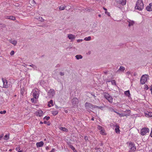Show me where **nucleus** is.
Returning a JSON list of instances; mask_svg holds the SVG:
<instances>
[{
	"mask_svg": "<svg viewBox=\"0 0 152 152\" xmlns=\"http://www.w3.org/2000/svg\"><path fill=\"white\" fill-rule=\"evenodd\" d=\"M102 107H98H98H97L96 108H98L99 109H101Z\"/></svg>",
	"mask_w": 152,
	"mask_h": 152,
	"instance_id": "6e6d98bb",
	"label": "nucleus"
},
{
	"mask_svg": "<svg viewBox=\"0 0 152 152\" xmlns=\"http://www.w3.org/2000/svg\"><path fill=\"white\" fill-rule=\"evenodd\" d=\"M44 145V143L42 141L37 142L36 143L37 146V148L42 147Z\"/></svg>",
	"mask_w": 152,
	"mask_h": 152,
	"instance_id": "2eb2a0df",
	"label": "nucleus"
},
{
	"mask_svg": "<svg viewBox=\"0 0 152 152\" xmlns=\"http://www.w3.org/2000/svg\"><path fill=\"white\" fill-rule=\"evenodd\" d=\"M46 150H48L49 149V148L48 147V146H47L46 147Z\"/></svg>",
	"mask_w": 152,
	"mask_h": 152,
	"instance_id": "09e8293b",
	"label": "nucleus"
},
{
	"mask_svg": "<svg viewBox=\"0 0 152 152\" xmlns=\"http://www.w3.org/2000/svg\"><path fill=\"white\" fill-rule=\"evenodd\" d=\"M29 66L32 67L34 69L37 70V67L34 65L32 64L31 65H29Z\"/></svg>",
	"mask_w": 152,
	"mask_h": 152,
	"instance_id": "7c9ffc66",
	"label": "nucleus"
},
{
	"mask_svg": "<svg viewBox=\"0 0 152 152\" xmlns=\"http://www.w3.org/2000/svg\"><path fill=\"white\" fill-rule=\"evenodd\" d=\"M29 66V65H27V64H26L25 65H23V66H24L25 67H27V66Z\"/></svg>",
	"mask_w": 152,
	"mask_h": 152,
	"instance_id": "5fc2aeb1",
	"label": "nucleus"
},
{
	"mask_svg": "<svg viewBox=\"0 0 152 152\" xmlns=\"http://www.w3.org/2000/svg\"><path fill=\"white\" fill-rule=\"evenodd\" d=\"M148 79L149 77L148 75H143L141 78V83L142 84H145Z\"/></svg>",
	"mask_w": 152,
	"mask_h": 152,
	"instance_id": "7ed1b4c3",
	"label": "nucleus"
},
{
	"mask_svg": "<svg viewBox=\"0 0 152 152\" xmlns=\"http://www.w3.org/2000/svg\"><path fill=\"white\" fill-rule=\"evenodd\" d=\"M66 7V6H65L64 5H62L60 6L59 9L60 10H62L65 9Z\"/></svg>",
	"mask_w": 152,
	"mask_h": 152,
	"instance_id": "4be33fe9",
	"label": "nucleus"
},
{
	"mask_svg": "<svg viewBox=\"0 0 152 152\" xmlns=\"http://www.w3.org/2000/svg\"><path fill=\"white\" fill-rule=\"evenodd\" d=\"M70 147L73 151H74V150H75V148L72 145H70Z\"/></svg>",
	"mask_w": 152,
	"mask_h": 152,
	"instance_id": "ea45409f",
	"label": "nucleus"
},
{
	"mask_svg": "<svg viewBox=\"0 0 152 152\" xmlns=\"http://www.w3.org/2000/svg\"><path fill=\"white\" fill-rule=\"evenodd\" d=\"M5 18L6 19H9L12 20H15V17L12 16H5Z\"/></svg>",
	"mask_w": 152,
	"mask_h": 152,
	"instance_id": "dca6fc26",
	"label": "nucleus"
},
{
	"mask_svg": "<svg viewBox=\"0 0 152 152\" xmlns=\"http://www.w3.org/2000/svg\"><path fill=\"white\" fill-rule=\"evenodd\" d=\"M59 129L64 132H67L68 131V129L65 127H61L59 128Z\"/></svg>",
	"mask_w": 152,
	"mask_h": 152,
	"instance_id": "b1692460",
	"label": "nucleus"
},
{
	"mask_svg": "<svg viewBox=\"0 0 152 152\" xmlns=\"http://www.w3.org/2000/svg\"><path fill=\"white\" fill-rule=\"evenodd\" d=\"M55 151V149L54 148H53L51 151L49 152H54Z\"/></svg>",
	"mask_w": 152,
	"mask_h": 152,
	"instance_id": "49530a36",
	"label": "nucleus"
},
{
	"mask_svg": "<svg viewBox=\"0 0 152 152\" xmlns=\"http://www.w3.org/2000/svg\"><path fill=\"white\" fill-rule=\"evenodd\" d=\"M150 135H151V136L152 137V131H151V132L150 134Z\"/></svg>",
	"mask_w": 152,
	"mask_h": 152,
	"instance_id": "052dcab7",
	"label": "nucleus"
},
{
	"mask_svg": "<svg viewBox=\"0 0 152 152\" xmlns=\"http://www.w3.org/2000/svg\"><path fill=\"white\" fill-rule=\"evenodd\" d=\"M117 114H118L119 115V114H120V113H118V112H116V113Z\"/></svg>",
	"mask_w": 152,
	"mask_h": 152,
	"instance_id": "e2e57ef3",
	"label": "nucleus"
},
{
	"mask_svg": "<svg viewBox=\"0 0 152 152\" xmlns=\"http://www.w3.org/2000/svg\"><path fill=\"white\" fill-rule=\"evenodd\" d=\"M23 150H21L20 151H18V152H23Z\"/></svg>",
	"mask_w": 152,
	"mask_h": 152,
	"instance_id": "864d4df0",
	"label": "nucleus"
},
{
	"mask_svg": "<svg viewBox=\"0 0 152 152\" xmlns=\"http://www.w3.org/2000/svg\"><path fill=\"white\" fill-rule=\"evenodd\" d=\"M51 112L53 115L55 116L58 114V111L57 110H52Z\"/></svg>",
	"mask_w": 152,
	"mask_h": 152,
	"instance_id": "393cba45",
	"label": "nucleus"
},
{
	"mask_svg": "<svg viewBox=\"0 0 152 152\" xmlns=\"http://www.w3.org/2000/svg\"><path fill=\"white\" fill-rule=\"evenodd\" d=\"M60 75L61 76H63V75H64V72H61L60 73Z\"/></svg>",
	"mask_w": 152,
	"mask_h": 152,
	"instance_id": "a18cd8bd",
	"label": "nucleus"
},
{
	"mask_svg": "<svg viewBox=\"0 0 152 152\" xmlns=\"http://www.w3.org/2000/svg\"><path fill=\"white\" fill-rule=\"evenodd\" d=\"M104 96L105 98L110 103H112L113 102V98L108 93L105 92L104 94Z\"/></svg>",
	"mask_w": 152,
	"mask_h": 152,
	"instance_id": "423d86ee",
	"label": "nucleus"
},
{
	"mask_svg": "<svg viewBox=\"0 0 152 152\" xmlns=\"http://www.w3.org/2000/svg\"><path fill=\"white\" fill-rule=\"evenodd\" d=\"M50 118V117L49 116H45L44 118V119H45L47 120H48Z\"/></svg>",
	"mask_w": 152,
	"mask_h": 152,
	"instance_id": "c9c22d12",
	"label": "nucleus"
},
{
	"mask_svg": "<svg viewBox=\"0 0 152 152\" xmlns=\"http://www.w3.org/2000/svg\"><path fill=\"white\" fill-rule=\"evenodd\" d=\"M118 1H119L122 5H124L126 3V0H118Z\"/></svg>",
	"mask_w": 152,
	"mask_h": 152,
	"instance_id": "aec40b11",
	"label": "nucleus"
},
{
	"mask_svg": "<svg viewBox=\"0 0 152 152\" xmlns=\"http://www.w3.org/2000/svg\"><path fill=\"white\" fill-rule=\"evenodd\" d=\"M149 131V129L146 127L143 128L141 131V134L144 136L147 133H148Z\"/></svg>",
	"mask_w": 152,
	"mask_h": 152,
	"instance_id": "0eeeda50",
	"label": "nucleus"
},
{
	"mask_svg": "<svg viewBox=\"0 0 152 152\" xmlns=\"http://www.w3.org/2000/svg\"><path fill=\"white\" fill-rule=\"evenodd\" d=\"M124 94L125 95H126V96H129L130 95V93L129 92V91H125L124 92Z\"/></svg>",
	"mask_w": 152,
	"mask_h": 152,
	"instance_id": "c85d7f7f",
	"label": "nucleus"
},
{
	"mask_svg": "<svg viewBox=\"0 0 152 152\" xmlns=\"http://www.w3.org/2000/svg\"><path fill=\"white\" fill-rule=\"evenodd\" d=\"M55 91L53 89H50L48 93V96L50 98L53 97L55 95Z\"/></svg>",
	"mask_w": 152,
	"mask_h": 152,
	"instance_id": "1a4fd4ad",
	"label": "nucleus"
},
{
	"mask_svg": "<svg viewBox=\"0 0 152 152\" xmlns=\"http://www.w3.org/2000/svg\"><path fill=\"white\" fill-rule=\"evenodd\" d=\"M69 7H70V8H68L67 9H66V10H70V8H71V6H69Z\"/></svg>",
	"mask_w": 152,
	"mask_h": 152,
	"instance_id": "3c124183",
	"label": "nucleus"
},
{
	"mask_svg": "<svg viewBox=\"0 0 152 152\" xmlns=\"http://www.w3.org/2000/svg\"><path fill=\"white\" fill-rule=\"evenodd\" d=\"M9 41L10 43H11L14 45H15L17 43V42L15 40L11 39L9 40Z\"/></svg>",
	"mask_w": 152,
	"mask_h": 152,
	"instance_id": "6ab92c4d",
	"label": "nucleus"
},
{
	"mask_svg": "<svg viewBox=\"0 0 152 152\" xmlns=\"http://www.w3.org/2000/svg\"><path fill=\"white\" fill-rule=\"evenodd\" d=\"M128 22L129 23L128 26L129 27L133 26L134 23V22L132 20H129V21H128Z\"/></svg>",
	"mask_w": 152,
	"mask_h": 152,
	"instance_id": "5701e85b",
	"label": "nucleus"
},
{
	"mask_svg": "<svg viewBox=\"0 0 152 152\" xmlns=\"http://www.w3.org/2000/svg\"><path fill=\"white\" fill-rule=\"evenodd\" d=\"M91 37L90 36H89L88 37H86L84 40L86 41H88L91 40Z\"/></svg>",
	"mask_w": 152,
	"mask_h": 152,
	"instance_id": "c756f323",
	"label": "nucleus"
},
{
	"mask_svg": "<svg viewBox=\"0 0 152 152\" xmlns=\"http://www.w3.org/2000/svg\"><path fill=\"white\" fill-rule=\"evenodd\" d=\"M85 107L86 109L89 110L90 109L96 108L98 107V106L96 105H94L90 103L86 102L85 104Z\"/></svg>",
	"mask_w": 152,
	"mask_h": 152,
	"instance_id": "20e7f679",
	"label": "nucleus"
},
{
	"mask_svg": "<svg viewBox=\"0 0 152 152\" xmlns=\"http://www.w3.org/2000/svg\"><path fill=\"white\" fill-rule=\"evenodd\" d=\"M112 111H113V112H114L115 113H116V111H115V110H114V109H113V110H112Z\"/></svg>",
	"mask_w": 152,
	"mask_h": 152,
	"instance_id": "bf43d9fd",
	"label": "nucleus"
},
{
	"mask_svg": "<svg viewBox=\"0 0 152 152\" xmlns=\"http://www.w3.org/2000/svg\"><path fill=\"white\" fill-rule=\"evenodd\" d=\"M6 111L5 110L1 111H0V113L1 114H4L6 113Z\"/></svg>",
	"mask_w": 152,
	"mask_h": 152,
	"instance_id": "e433bc0d",
	"label": "nucleus"
},
{
	"mask_svg": "<svg viewBox=\"0 0 152 152\" xmlns=\"http://www.w3.org/2000/svg\"><path fill=\"white\" fill-rule=\"evenodd\" d=\"M94 117H92V118L91 119V120L92 121H94Z\"/></svg>",
	"mask_w": 152,
	"mask_h": 152,
	"instance_id": "4d7b16f0",
	"label": "nucleus"
},
{
	"mask_svg": "<svg viewBox=\"0 0 152 152\" xmlns=\"http://www.w3.org/2000/svg\"><path fill=\"white\" fill-rule=\"evenodd\" d=\"M35 18L42 22H43L45 20L42 17L40 16L36 17Z\"/></svg>",
	"mask_w": 152,
	"mask_h": 152,
	"instance_id": "412c9836",
	"label": "nucleus"
},
{
	"mask_svg": "<svg viewBox=\"0 0 152 152\" xmlns=\"http://www.w3.org/2000/svg\"><path fill=\"white\" fill-rule=\"evenodd\" d=\"M32 93L34 98L35 99H38L39 94V90L37 88L33 90Z\"/></svg>",
	"mask_w": 152,
	"mask_h": 152,
	"instance_id": "39448f33",
	"label": "nucleus"
},
{
	"mask_svg": "<svg viewBox=\"0 0 152 152\" xmlns=\"http://www.w3.org/2000/svg\"><path fill=\"white\" fill-rule=\"evenodd\" d=\"M44 124H46L47 123V121H45L44 122Z\"/></svg>",
	"mask_w": 152,
	"mask_h": 152,
	"instance_id": "69168bd1",
	"label": "nucleus"
},
{
	"mask_svg": "<svg viewBox=\"0 0 152 152\" xmlns=\"http://www.w3.org/2000/svg\"><path fill=\"white\" fill-rule=\"evenodd\" d=\"M126 112L127 113V114H125V113H120L119 114V116L120 117L124 116H129L130 114V113L131 112L130 110H126Z\"/></svg>",
	"mask_w": 152,
	"mask_h": 152,
	"instance_id": "9d476101",
	"label": "nucleus"
},
{
	"mask_svg": "<svg viewBox=\"0 0 152 152\" xmlns=\"http://www.w3.org/2000/svg\"><path fill=\"white\" fill-rule=\"evenodd\" d=\"M97 128L99 130H100V131L104 129L103 127L99 125L98 126Z\"/></svg>",
	"mask_w": 152,
	"mask_h": 152,
	"instance_id": "473e14b6",
	"label": "nucleus"
},
{
	"mask_svg": "<svg viewBox=\"0 0 152 152\" xmlns=\"http://www.w3.org/2000/svg\"><path fill=\"white\" fill-rule=\"evenodd\" d=\"M15 149H16V151H18L20 149V148L19 147H18L16 148Z\"/></svg>",
	"mask_w": 152,
	"mask_h": 152,
	"instance_id": "c03bdc74",
	"label": "nucleus"
},
{
	"mask_svg": "<svg viewBox=\"0 0 152 152\" xmlns=\"http://www.w3.org/2000/svg\"><path fill=\"white\" fill-rule=\"evenodd\" d=\"M105 13L107 15L109 16H110V14L109 12H107V11H105Z\"/></svg>",
	"mask_w": 152,
	"mask_h": 152,
	"instance_id": "37998d69",
	"label": "nucleus"
},
{
	"mask_svg": "<svg viewBox=\"0 0 152 152\" xmlns=\"http://www.w3.org/2000/svg\"><path fill=\"white\" fill-rule=\"evenodd\" d=\"M3 136H4V134H1L0 135V140L1 139V138L3 137Z\"/></svg>",
	"mask_w": 152,
	"mask_h": 152,
	"instance_id": "de8ad7c7",
	"label": "nucleus"
},
{
	"mask_svg": "<svg viewBox=\"0 0 152 152\" xmlns=\"http://www.w3.org/2000/svg\"><path fill=\"white\" fill-rule=\"evenodd\" d=\"M78 99L76 97L73 98L71 100L72 105L74 107L77 106L78 103Z\"/></svg>",
	"mask_w": 152,
	"mask_h": 152,
	"instance_id": "6e6552de",
	"label": "nucleus"
},
{
	"mask_svg": "<svg viewBox=\"0 0 152 152\" xmlns=\"http://www.w3.org/2000/svg\"><path fill=\"white\" fill-rule=\"evenodd\" d=\"M136 9L139 10H142L144 8V4L142 0H138L137 1L135 7Z\"/></svg>",
	"mask_w": 152,
	"mask_h": 152,
	"instance_id": "f257e3e1",
	"label": "nucleus"
},
{
	"mask_svg": "<svg viewBox=\"0 0 152 152\" xmlns=\"http://www.w3.org/2000/svg\"><path fill=\"white\" fill-rule=\"evenodd\" d=\"M14 53H15L14 51L13 50H12L10 52V55L12 56V55H14Z\"/></svg>",
	"mask_w": 152,
	"mask_h": 152,
	"instance_id": "4c0bfd02",
	"label": "nucleus"
},
{
	"mask_svg": "<svg viewBox=\"0 0 152 152\" xmlns=\"http://www.w3.org/2000/svg\"><path fill=\"white\" fill-rule=\"evenodd\" d=\"M115 132L117 133V134L119 133V132H120V130L119 129V128L117 127V128L115 129Z\"/></svg>",
	"mask_w": 152,
	"mask_h": 152,
	"instance_id": "2f4dec72",
	"label": "nucleus"
},
{
	"mask_svg": "<svg viewBox=\"0 0 152 152\" xmlns=\"http://www.w3.org/2000/svg\"><path fill=\"white\" fill-rule=\"evenodd\" d=\"M83 40L82 39H78L77 40V42L78 43L80 42L83 41Z\"/></svg>",
	"mask_w": 152,
	"mask_h": 152,
	"instance_id": "79ce46f5",
	"label": "nucleus"
},
{
	"mask_svg": "<svg viewBox=\"0 0 152 152\" xmlns=\"http://www.w3.org/2000/svg\"><path fill=\"white\" fill-rule=\"evenodd\" d=\"M146 10L148 11H152V3H151L149 4L146 7Z\"/></svg>",
	"mask_w": 152,
	"mask_h": 152,
	"instance_id": "ddd939ff",
	"label": "nucleus"
},
{
	"mask_svg": "<svg viewBox=\"0 0 152 152\" xmlns=\"http://www.w3.org/2000/svg\"><path fill=\"white\" fill-rule=\"evenodd\" d=\"M84 138L86 140H88V137L87 136H85Z\"/></svg>",
	"mask_w": 152,
	"mask_h": 152,
	"instance_id": "8fccbe9b",
	"label": "nucleus"
},
{
	"mask_svg": "<svg viewBox=\"0 0 152 152\" xmlns=\"http://www.w3.org/2000/svg\"><path fill=\"white\" fill-rule=\"evenodd\" d=\"M100 133L102 135H106V133H105V131L104 130V129H103L102 130H101L100 131Z\"/></svg>",
	"mask_w": 152,
	"mask_h": 152,
	"instance_id": "cd10ccee",
	"label": "nucleus"
},
{
	"mask_svg": "<svg viewBox=\"0 0 152 152\" xmlns=\"http://www.w3.org/2000/svg\"><path fill=\"white\" fill-rule=\"evenodd\" d=\"M125 69V68L123 66H120L118 70L117 71V72H123Z\"/></svg>",
	"mask_w": 152,
	"mask_h": 152,
	"instance_id": "f3484780",
	"label": "nucleus"
},
{
	"mask_svg": "<svg viewBox=\"0 0 152 152\" xmlns=\"http://www.w3.org/2000/svg\"><path fill=\"white\" fill-rule=\"evenodd\" d=\"M103 9L105 11H107V9L104 8V7H103Z\"/></svg>",
	"mask_w": 152,
	"mask_h": 152,
	"instance_id": "13d9d810",
	"label": "nucleus"
},
{
	"mask_svg": "<svg viewBox=\"0 0 152 152\" xmlns=\"http://www.w3.org/2000/svg\"><path fill=\"white\" fill-rule=\"evenodd\" d=\"M75 57L77 59L79 60L82 59L83 58V56L81 55H78L75 56Z\"/></svg>",
	"mask_w": 152,
	"mask_h": 152,
	"instance_id": "bb28decb",
	"label": "nucleus"
},
{
	"mask_svg": "<svg viewBox=\"0 0 152 152\" xmlns=\"http://www.w3.org/2000/svg\"><path fill=\"white\" fill-rule=\"evenodd\" d=\"M12 149H9V151H12Z\"/></svg>",
	"mask_w": 152,
	"mask_h": 152,
	"instance_id": "338daca9",
	"label": "nucleus"
},
{
	"mask_svg": "<svg viewBox=\"0 0 152 152\" xmlns=\"http://www.w3.org/2000/svg\"><path fill=\"white\" fill-rule=\"evenodd\" d=\"M117 114H118L119 115V114H120V113H118V112H116V113Z\"/></svg>",
	"mask_w": 152,
	"mask_h": 152,
	"instance_id": "680f3d73",
	"label": "nucleus"
},
{
	"mask_svg": "<svg viewBox=\"0 0 152 152\" xmlns=\"http://www.w3.org/2000/svg\"><path fill=\"white\" fill-rule=\"evenodd\" d=\"M126 75L127 76H129V75L131 74V72L130 71H128L126 72Z\"/></svg>",
	"mask_w": 152,
	"mask_h": 152,
	"instance_id": "a19ab883",
	"label": "nucleus"
},
{
	"mask_svg": "<svg viewBox=\"0 0 152 152\" xmlns=\"http://www.w3.org/2000/svg\"><path fill=\"white\" fill-rule=\"evenodd\" d=\"M112 84L113 85H115V80H112L111 81Z\"/></svg>",
	"mask_w": 152,
	"mask_h": 152,
	"instance_id": "58836bf2",
	"label": "nucleus"
},
{
	"mask_svg": "<svg viewBox=\"0 0 152 152\" xmlns=\"http://www.w3.org/2000/svg\"><path fill=\"white\" fill-rule=\"evenodd\" d=\"M145 116L147 117H152V113L147 112L145 113Z\"/></svg>",
	"mask_w": 152,
	"mask_h": 152,
	"instance_id": "a211bd4d",
	"label": "nucleus"
},
{
	"mask_svg": "<svg viewBox=\"0 0 152 152\" xmlns=\"http://www.w3.org/2000/svg\"><path fill=\"white\" fill-rule=\"evenodd\" d=\"M68 37L69 39H74L75 38V36L72 34H69L68 35Z\"/></svg>",
	"mask_w": 152,
	"mask_h": 152,
	"instance_id": "4468645a",
	"label": "nucleus"
},
{
	"mask_svg": "<svg viewBox=\"0 0 152 152\" xmlns=\"http://www.w3.org/2000/svg\"><path fill=\"white\" fill-rule=\"evenodd\" d=\"M53 101L52 100H51L50 101V102H48V106L49 107H50L52 106L53 105Z\"/></svg>",
	"mask_w": 152,
	"mask_h": 152,
	"instance_id": "a878e982",
	"label": "nucleus"
},
{
	"mask_svg": "<svg viewBox=\"0 0 152 152\" xmlns=\"http://www.w3.org/2000/svg\"><path fill=\"white\" fill-rule=\"evenodd\" d=\"M9 136L7 135H6L4 137V139L5 140H7L9 139Z\"/></svg>",
	"mask_w": 152,
	"mask_h": 152,
	"instance_id": "72a5a7b5",
	"label": "nucleus"
},
{
	"mask_svg": "<svg viewBox=\"0 0 152 152\" xmlns=\"http://www.w3.org/2000/svg\"><path fill=\"white\" fill-rule=\"evenodd\" d=\"M31 102L34 103H35L36 101V100L34 98H31Z\"/></svg>",
	"mask_w": 152,
	"mask_h": 152,
	"instance_id": "f704fd0d",
	"label": "nucleus"
},
{
	"mask_svg": "<svg viewBox=\"0 0 152 152\" xmlns=\"http://www.w3.org/2000/svg\"><path fill=\"white\" fill-rule=\"evenodd\" d=\"M90 53H90V52H88V54H90Z\"/></svg>",
	"mask_w": 152,
	"mask_h": 152,
	"instance_id": "774afa93",
	"label": "nucleus"
},
{
	"mask_svg": "<svg viewBox=\"0 0 152 152\" xmlns=\"http://www.w3.org/2000/svg\"><path fill=\"white\" fill-rule=\"evenodd\" d=\"M2 80L3 83V87L4 88H7L8 87L7 85V82L6 80L2 78Z\"/></svg>",
	"mask_w": 152,
	"mask_h": 152,
	"instance_id": "9b49d317",
	"label": "nucleus"
},
{
	"mask_svg": "<svg viewBox=\"0 0 152 152\" xmlns=\"http://www.w3.org/2000/svg\"><path fill=\"white\" fill-rule=\"evenodd\" d=\"M35 113L37 116H38L39 117L42 116L43 114V112L41 110H38Z\"/></svg>",
	"mask_w": 152,
	"mask_h": 152,
	"instance_id": "f8f14e48",
	"label": "nucleus"
},
{
	"mask_svg": "<svg viewBox=\"0 0 152 152\" xmlns=\"http://www.w3.org/2000/svg\"><path fill=\"white\" fill-rule=\"evenodd\" d=\"M129 152H134L136 150V147L133 142L127 143Z\"/></svg>",
	"mask_w": 152,
	"mask_h": 152,
	"instance_id": "f03ea898",
	"label": "nucleus"
},
{
	"mask_svg": "<svg viewBox=\"0 0 152 152\" xmlns=\"http://www.w3.org/2000/svg\"><path fill=\"white\" fill-rule=\"evenodd\" d=\"M40 124H43V122L42 121H40Z\"/></svg>",
	"mask_w": 152,
	"mask_h": 152,
	"instance_id": "0e129e2a",
	"label": "nucleus"
},
{
	"mask_svg": "<svg viewBox=\"0 0 152 152\" xmlns=\"http://www.w3.org/2000/svg\"><path fill=\"white\" fill-rule=\"evenodd\" d=\"M91 95H92V96H94V98L95 99V97H96V96L95 95H94V94H91Z\"/></svg>",
	"mask_w": 152,
	"mask_h": 152,
	"instance_id": "603ef678",
	"label": "nucleus"
}]
</instances>
